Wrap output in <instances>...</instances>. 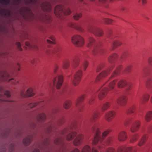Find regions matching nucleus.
<instances>
[{"label": "nucleus", "mask_w": 152, "mask_h": 152, "mask_svg": "<svg viewBox=\"0 0 152 152\" xmlns=\"http://www.w3.org/2000/svg\"><path fill=\"white\" fill-rule=\"evenodd\" d=\"M98 124L95 123L92 126V131L94 134L95 137L94 140L92 141L93 145L97 144H102L104 143L109 144L112 140V138L109 137L105 141H103L104 138L109 133V131L108 130L105 131L103 132L101 136V133L98 127Z\"/></svg>", "instance_id": "1"}, {"label": "nucleus", "mask_w": 152, "mask_h": 152, "mask_svg": "<svg viewBox=\"0 0 152 152\" xmlns=\"http://www.w3.org/2000/svg\"><path fill=\"white\" fill-rule=\"evenodd\" d=\"M87 47L92 48V54L96 55L99 53L102 54L103 53V50L101 48L99 45L96 43L93 38L90 37L88 41Z\"/></svg>", "instance_id": "2"}, {"label": "nucleus", "mask_w": 152, "mask_h": 152, "mask_svg": "<svg viewBox=\"0 0 152 152\" xmlns=\"http://www.w3.org/2000/svg\"><path fill=\"white\" fill-rule=\"evenodd\" d=\"M117 80H115L111 82H107L106 84L108 87V88H105L102 89L99 92L98 95V98L100 99H102L106 96L108 91L113 90Z\"/></svg>", "instance_id": "3"}, {"label": "nucleus", "mask_w": 152, "mask_h": 152, "mask_svg": "<svg viewBox=\"0 0 152 152\" xmlns=\"http://www.w3.org/2000/svg\"><path fill=\"white\" fill-rule=\"evenodd\" d=\"M71 13L69 9H64V7L61 5L56 6L54 9V13L57 17H61L62 15H68Z\"/></svg>", "instance_id": "4"}, {"label": "nucleus", "mask_w": 152, "mask_h": 152, "mask_svg": "<svg viewBox=\"0 0 152 152\" xmlns=\"http://www.w3.org/2000/svg\"><path fill=\"white\" fill-rule=\"evenodd\" d=\"M75 126L73 125L70 126L68 128L64 129L61 133L62 135H64L67 132H70L66 136V138L67 140H71L75 137L76 134V133L75 131V130L73 129H75Z\"/></svg>", "instance_id": "5"}, {"label": "nucleus", "mask_w": 152, "mask_h": 152, "mask_svg": "<svg viewBox=\"0 0 152 152\" xmlns=\"http://www.w3.org/2000/svg\"><path fill=\"white\" fill-rule=\"evenodd\" d=\"M72 42L77 47H81L84 43L83 38L78 35H75L72 37Z\"/></svg>", "instance_id": "6"}, {"label": "nucleus", "mask_w": 152, "mask_h": 152, "mask_svg": "<svg viewBox=\"0 0 152 152\" xmlns=\"http://www.w3.org/2000/svg\"><path fill=\"white\" fill-rule=\"evenodd\" d=\"M83 75V72L81 70H78L74 75L73 78L72 80V84L76 86L79 83Z\"/></svg>", "instance_id": "7"}, {"label": "nucleus", "mask_w": 152, "mask_h": 152, "mask_svg": "<svg viewBox=\"0 0 152 152\" xmlns=\"http://www.w3.org/2000/svg\"><path fill=\"white\" fill-rule=\"evenodd\" d=\"M88 31L98 37L102 36L103 33L100 29L93 26H89L88 28Z\"/></svg>", "instance_id": "8"}, {"label": "nucleus", "mask_w": 152, "mask_h": 152, "mask_svg": "<svg viewBox=\"0 0 152 152\" xmlns=\"http://www.w3.org/2000/svg\"><path fill=\"white\" fill-rule=\"evenodd\" d=\"M126 85V91L127 92L129 91L132 88V84L131 83H128L124 80H120L118 81L117 84V86L119 88H123Z\"/></svg>", "instance_id": "9"}, {"label": "nucleus", "mask_w": 152, "mask_h": 152, "mask_svg": "<svg viewBox=\"0 0 152 152\" xmlns=\"http://www.w3.org/2000/svg\"><path fill=\"white\" fill-rule=\"evenodd\" d=\"M113 66H111L106 70H104L99 74L97 76L96 79V82H97L102 78L107 76L109 74L110 72L113 69Z\"/></svg>", "instance_id": "10"}, {"label": "nucleus", "mask_w": 152, "mask_h": 152, "mask_svg": "<svg viewBox=\"0 0 152 152\" xmlns=\"http://www.w3.org/2000/svg\"><path fill=\"white\" fill-rule=\"evenodd\" d=\"M63 82V77L62 76H59L58 77H55L53 82L54 86L56 85V88L59 89Z\"/></svg>", "instance_id": "11"}, {"label": "nucleus", "mask_w": 152, "mask_h": 152, "mask_svg": "<svg viewBox=\"0 0 152 152\" xmlns=\"http://www.w3.org/2000/svg\"><path fill=\"white\" fill-rule=\"evenodd\" d=\"M115 112L114 111H110L106 113L104 118L107 121L110 122L115 116Z\"/></svg>", "instance_id": "12"}, {"label": "nucleus", "mask_w": 152, "mask_h": 152, "mask_svg": "<svg viewBox=\"0 0 152 152\" xmlns=\"http://www.w3.org/2000/svg\"><path fill=\"white\" fill-rule=\"evenodd\" d=\"M127 98L124 96L118 97L116 100L117 103L121 106H124L127 102Z\"/></svg>", "instance_id": "13"}, {"label": "nucleus", "mask_w": 152, "mask_h": 152, "mask_svg": "<svg viewBox=\"0 0 152 152\" xmlns=\"http://www.w3.org/2000/svg\"><path fill=\"white\" fill-rule=\"evenodd\" d=\"M136 150L134 148H127L124 146H122L119 147L117 152H135Z\"/></svg>", "instance_id": "14"}, {"label": "nucleus", "mask_w": 152, "mask_h": 152, "mask_svg": "<svg viewBox=\"0 0 152 152\" xmlns=\"http://www.w3.org/2000/svg\"><path fill=\"white\" fill-rule=\"evenodd\" d=\"M33 90L31 88H29L26 91H23L21 93V95L22 97H30L34 95Z\"/></svg>", "instance_id": "15"}, {"label": "nucleus", "mask_w": 152, "mask_h": 152, "mask_svg": "<svg viewBox=\"0 0 152 152\" xmlns=\"http://www.w3.org/2000/svg\"><path fill=\"white\" fill-rule=\"evenodd\" d=\"M140 122L137 120L134 123L130 128V130L132 132H134L139 129L140 125Z\"/></svg>", "instance_id": "16"}, {"label": "nucleus", "mask_w": 152, "mask_h": 152, "mask_svg": "<svg viewBox=\"0 0 152 152\" xmlns=\"http://www.w3.org/2000/svg\"><path fill=\"white\" fill-rule=\"evenodd\" d=\"M40 6L42 10L44 11L49 12L51 9V5L47 2H44L42 3Z\"/></svg>", "instance_id": "17"}, {"label": "nucleus", "mask_w": 152, "mask_h": 152, "mask_svg": "<svg viewBox=\"0 0 152 152\" xmlns=\"http://www.w3.org/2000/svg\"><path fill=\"white\" fill-rule=\"evenodd\" d=\"M9 78V75L7 72L4 71L0 72V81H6Z\"/></svg>", "instance_id": "18"}, {"label": "nucleus", "mask_w": 152, "mask_h": 152, "mask_svg": "<svg viewBox=\"0 0 152 152\" xmlns=\"http://www.w3.org/2000/svg\"><path fill=\"white\" fill-rule=\"evenodd\" d=\"M83 138V136L81 134H78L74 140L73 143L75 146L79 145L81 143L82 140Z\"/></svg>", "instance_id": "19"}, {"label": "nucleus", "mask_w": 152, "mask_h": 152, "mask_svg": "<svg viewBox=\"0 0 152 152\" xmlns=\"http://www.w3.org/2000/svg\"><path fill=\"white\" fill-rule=\"evenodd\" d=\"M126 133L125 131H121L118 134V139L120 141H124L126 139Z\"/></svg>", "instance_id": "20"}, {"label": "nucleus", "mask_w": 152, "mask_h": 152, "mask_svg": "<svg viewBox=\"0 0 152 152\" xmlns=\"http://www.w3.org/2000/svg\"><path fill=\"white\" fill-rule=\"evenodd\" d=\"M33 136L32 135H30L25 137L23 140V143L25 145H28L30 143L32 140Z\"/></svg>", "instance_id": "21"}, {"label": "nucleus", "mask_w": 152, "mask_h": 152, "mask_svg": "<svg viewBox=\"0 0 152 152\" xmlns=\"http://www.w3.org/2000/svg\"><path fill=\"white\" fill-rule=\"evenodd\" d=\"M80 58L77 56L74 57L72 59V65L74 68H75L78 65Z\"/></svg>", "instance_id": "22"}, {"label": "nucleus", "mask_w": 152, "mask_h": 152, "mask_svg": "<svg viewBox=\"0 0 152 152\" xmlns=\"http://www.w3.org/2000/svg\"><path fill=\"white\" fill-rule=\"evenodd\" d=\"M149 98V96L148 94H146L143 95L140 100V103L142 104H145L148 101Z\"/></svg>", "instance_id": "23"}, {"label": "nucleus", "mask_w": 152, "mask_h": 152, "mask_svg": "<svg viewBox=\"0 0 152 152\" xmlns=\"http://www.w3.org/2000/svg\"><path fill=\"white\" fill-rule=\"evenodd\" d=\"M99 115V113L98 111L94 112L91 117L90 121L91 122H94L98 117Z\"/></svg>", "instance_id": "24"}, {"label": "nucleus", "mask_w": 152, "mask_h": 152, "mask_svg": "<svg viewBox=\"0 0 152 152\" xmlns=\"http://www.w3.org/2000/svg\"><path fill=\"white\" fill-rule=\"evenodd\" d=\"M118 55L116 53L111 55L108 58L109 62L110 63L114 62L117 58Z\"/></svg>", "instance_id": "25"}, {"label": "nucleus", "mask_w": 152, "mask_h": 152, "mask_svg": "<svg viewBox=\"0 0 152 152\" xmlns=\"http://www.w3.org/2000/svg\"><path fill=\"white\" fill-rule=\"evenodd\" d=\"M136 107L134 105H132L130 106L128 108L126 113L128 115L134 113L136 110Z\"/></svg>", "instance_id": "26"}, {"label": "nucleus", "mask_w": 152, "mask_h": 152, "mask_svg": "<svg viewBox=\"0 0 152 152\" xmlns=\"http://www.w3.org/2000/svg\"><path fill=\"white\" fill-rule=\"evenodd\" d=\"M145 118L146 122H149L152 119V111H149L147 112L145 117Z\"/></svg>", "instance_id": "27"}, {"label": "nucleus", "mask_w": 152, "mask_h": 152, "mask_svg": "<svg viewBox=\"0 0 152 152\" xmlns=\"http://www.w3.org/2000/svg\"><path fill=\"white\" fill-rule=\"evenodd\" d=\"M111 106V103L109 102H106L104 103L101 107L102 111H105L110 108Z\"/></svg>", "instance_id": "28"}, {"label": "nucleus", "mask_w": 152, "mask_h": 152, "mask_svg": "<svg viewBox=\"0 0 152 152\" xmlns=\"http://www.w3.org/2000/svg\"><path fill=\"white\" fill-rule=\"evenodd\" d=\"M85 95H83L81 96L80 97H79L76 102V106L77 107H81L82 106H80V104L83 101L84 98H85Z\"/></svg>", "instance_id": "29"}, {"label": "nucleus", "mask_w": 152, "mask_h": 152, "mask_svg": "<svg viewBox=\"0 0 152 152\" xmlns=\"http://www.w3.org/2000/svg\"><path fill=\"white\" fill-rule=\"evenodd\" d=\"M70 65L69 61L68 59L64 60L62 62V67L64 69H67Z\"/></svg>", "instance_id": "30"}, {"label": "nucleus", "mask_w": 152, "mask_h": 152, "mask_svg": "<svg viewBox=\"0 0 152 152\" xmlns=\"http://www.w3.org/2000/svg\"><path fill=\"white\" fill-rule=\"evenodd\" d=\"M147 138V136L146 135H144L142 137L138 143V145L141 146L143 145L146 141Z\"/></svg>", "instance_id": "31"}, {"label": "nucleus", "mask_w": 152, "mask_h": 152, "mask_svg": "<svg viewBox=\"0 0 152 152\" xmlns=\"http://www.w3.org/2000/svg\"><path fill=\"white\" fill-rule=\"evenodd\" d=\"M46 118V115L44 113L39 114L37 117V119L39 121H44Z\"/></svg>", "instance_id": "32"}, {"label": "nucleus", "mask_w": 152, "mask_h": 152, "mask_svg": "<svg viewBox=\"0 0 152 152\" xmlns=\"http://www.w3.org/2000/svg\"><path fill=\"white\" fill-rule=\"evenodd\" d=\"M122 44V43L121 41L118 40H115L113 42L112 45V49H114L120 45Z\"/></svg>", "instance_id": "33"}, {"label": "nucleus", "mask_w": 152, "mask_h": 152, "mask_svg": "<svg viewBox=\"0 0 152 152\" xmlns=\"http://www.w3.org/2000/svg\"><path fill=\"white\" fill-rule=\"evenodd\" d=\"M54 143L56 145H64L63 140L60 138H58L55 139L54 141Z\"/></svg>", "instance_id": "34"}, {"label": "nucleus", "mask_w": 152, "mask_h": 152, "mask_svg": "<svg viewBox=\"0 0 152 152\" xmlns=\"http://www.w3.org/2000/svg\"><path fill=\"white\" fill-rule=\"evenodd\" d=\"M46 128V131L48 132L53 131L55 129L54 125L53 124H49L48 126H47Z\"/></svg>", "instance_id": "35"}, {"label": "nucleus", "mask_w": 152, "mask_h": 152, "mask_svg": "<svg viewBox=\"0 0 152 152\" xmlns=\"http://www.w3.org/2000/svg\"><path fill=\"white\" fill-rule=\"evenodd\" d=\"M138 138V134H135L132 136L130 138V142L131 143H133L137 140Z\"/></svg>", "instance_id": "36"}, {"label": "nucleus", "mask_w": 152, "mask_h": 152, "mask_svg": "<svg viewBox=\"0 0 152 152\" xmlns=\"http://www.w3.org/2000/svg\"><path fill=\"white\" fill-rule=\"evenodd\" d=\"M146 86L148 88L152 87V79L151 78H148L146 81Z\"/></svg>", "instance_id": "37"}, {"label": "nucleus", "mask_w": 152, "mask_h": 152, "mask_svg": "<svg viewBox=\"0 0 152 152\" xmlns=\"http://www.w3.org/2000/svg\"><path fill=\"white\" fill-rule=\"evenodd\" d=\"M122 66L121 65H120L118 66L116 69L114 71L113 73L112 74V77H114L115 75H118L120 70L121 69Z\"/></svg>", "instance_id": "38"}, {"label": "nucleus", "mask_w": 152, "mask_h": 152, "mask_svg": "<svg viewBox=\"0 0 152 152\" xmlns=\"http://www.w3.org/2000/svg\"><path fill=\"white\" fill-rule=\"evenodd\" d=\"M71 104V102L70 101H67L65 102L64 107L66 109H68L69 108Z\"/></svg>", "instance_id": "39"}, {"label": "nucleus", "mask_w": 152, "mask_h": 152, "mask_svg": "<svg viewBox=\"0 0 152 152\" xmlns=\"http://www.w3.org/2000/svg\"><path fill=\"white\" fill-rule=\"evenodd\" d=\"M81 152H91V149L88 145H86L83 147Z\"/></svg>", "instance_id": "40"}, {"label": "nucleus", "mask_w": 152, "mask_h": 152, "mask_svg": "<svg viewBox=\"0 0 152 152\" xmlns=\"http://www.w3.org/2000/svg\"><path fill=\"white\" fill-rule=\"evenodd\" d=\"M132 118H130L126 120L124 123L125 126H128L132 121Z\"/></svg>", "instance_id": "41"}, {"label": "nucleus", "mask_w": 152, "mask_h": 152, "mask_svg": "<svg viewBox=\"0 0 152 152\" xmlns=\"http://www.w3.org/2000/svg\"><path fill=\"white\" fill-rule=\"evenodd\" d=\"M50 39L52 40H50L49 39H47V42L48 43L51 44H54L55 43V38L54 37L51 36L50 37Z\"/></svg>", "instance_id": "42"}, {"label": "nucleus", "mask_w": 152, "mask_h": 152, "mask_svg": "<svg viewBox=\"0 0 152 152\" xmlns=\"http://www.w3.org/2000/svg\"><path fill=\"white\" fill-rule=\"evenodd\" d=\"M95 93H93L91 96V98L88 101V103L89 104L91 105L93 103V101H94V98L95 97V95H94Z\"/></svg>", "instance_id": "43"}, {"label": "nucleus", "mask_w": 152, "mask_h": 152, "mask_svg": "<svg viewBox=\"0 0 152 152\" xmlns=\"http://www.w3.org/2000/svg\"><path fill=\"white\" fill-rule=\"evenodd\" d=\"M15 148V145L14 144H11L8 147V150L10 152H12L14 151Z\"/></svg>", "instance_id": "44"}, {"label": "nucleus", "mask_w": 152, "mask_h": 152, "mask_svg": "<svg viewBox=\"0 0 152 152\" xmlns=\"http://www.w3.org/2000/svg\"><path fill=\"white\" fill-rule=\"evenodd\" d=\"M81 16L82 14H81L76 13L73 16V17L75 20H78L81 17Z\"/></svg>", "instance_id": "45"}, {"label": "nucleus", "mask_w": 152, "mask_h": 152, "mask_svg": "<svg viewBox=\"0 0 152 152\" xmlns=\"http://www.w3.org/2000/svg\"><path fill=\"white\" fill-rule=\"evenodd\" d=\"M104 67L103 64H102L99 65L97 67L96 71V72H99Z\"/></svg>", "instance_id": "46"}, {"label": "nucleus", "mask_w": 152, "mask_h": 152, "mask_svg": "<svg viewBox=\"0 0 152 152\" xmlns=\"http://www.w3.org/2000/svg\"><path fill=\"white\" fill-rule=\"evenodd\" d=\"M40 103V102L38 103H31L28 104V107H30L31 108H32L35 106L39 104Z\"/></svg>", "instance_id": "47"}, {"label": "nucleus", "mask_w": 152, "mask_h": 152, "mask_svg": "<svg viewBox=\"0 0 152 152\" xmlns=\"http://www.w3.org/2000/svg\"><path fill=\"white\" fill-rule=\"evenodd\" d=\"M20 11L23 12H30V10L28 8L26 7H23L20 10Z\"/></svg>", "instance_id": "48"}, {"label": "nucleus", "mask_w": 152, "mask_h": 152, "mask_svg": "<svg viewBox=\"0 0 152 152\" xmlns=\"http://www.w3.org/2000/svg\"><path fill=\"white\" fill-rule=\"evenodd\" d=\"M88 66V63L87 61H86L83 64V69L84 71L86 70Z\"/></svg>", "instance_id": "49"}, {"label": "nucleus", "mask_w": 152, "mask_h": 152, "mask_svg": "<svg viewBox=\"0 0 152 152\" xmlns=\"http://www.w3.org/2000/svg\"><path fill=\"white\" fill-rule=\"evenodd\" d=\"M104 21L107 23L110 24L113 22V20L108 18H104Z\"/></svg>", "instance_id": "50"}, {"label": "nucleus", "mask_w": 152, "mask_h": 152, "mask_svg": "<svg viewBox=\"0 0 152 152\" xmlns=\"http://www.w3.org/2000/svg\"><path fill=\"white\" fill-rule=\"evenodd\" d=\"M45 20L46 23H49L50 21V17L49 16H46L45 19Z\"/></svg>", "instance_id": "51"}, {"label": "nucleus", "mask_w": 152, "mask_h": 152, "mask_svg": "<svg viewBox=\"0 0 152 152\" xmlns=\"http://www.w3.org/2000/svg\"><path fill=\"white\" fill-rule=\"evenodd\" d=\"M0 2L4 4H7L9 3V1L5 0H0Z\"/></svg>", "instance_id": "52"}, {"label": "nucleus", "mask_w": 152, "mask_h": 152, "mask_svg": "<svg viewBox=\"0 0 152 152\" xmlns=\"http://www.w3.org/2000/svg\"><path fill=\"white\" fill-rule=\"evenodd\" d=\"M4 95L7 97H9L10 96V93L9 91H6L4 92Z\"/></svg>", "instance_id": "53"}, {"label": "nucleus", "mask_w": 152, "mask_h": 152, "mask_svg": "<svg viewBox=\"0 0 152 152\" xmlns=\"http://www.w3.org/2000/svg\"><path fill=\"white\" fill-rule=\"evenodd\" d=\"M16 45L17 46V47L18 49L20 50H22V49L20 47L21 44L20 42H17L16 43Z\"/></svg>", "instance_id": "54"}, {"label": "nucleus", "mask_w": 152, "mask_h": 152, "mask_svg": "<svg viewBox=\"0 0 152 152\" xmlns=\"http://www.w3.org/2000/svg\"><path fill=\"white\" fill-rule=\"evenodd\" d=\"M105 152H115V151L113 148H110L107 149Z\"/></svg>", "instance_id": "55"}, {"label": "nucleus", "mask_w": 152, "mask_h": 152, "mask_svg": "<svg viewBox=\"0 0 152 152\" xmlns=\"http://www.w3.org/2000/svg\"><path fill=\"white\" fill-rule=\"evenodd\" d=\"M64 122V118H61L60 119L59 121L58 122V124L59 125H60L62 123H63Z\"/></svg>", "instance_id": "56"}, {"label": "nucleus", "mask_w": 152, "mask_h": 152, "mask_svg": "<svg viewBox=\"0 0 152 152\" xmlns=\"http://www.w3.org/2000/svg\"><path fill=\"white\" fill-rule=\"evenodd\" d=\"M148 61L149 64L150 65H152V56L149 57L148 58Z\"/></svg>", "instance_id": "57"}, {"label": "nucleus", "mask_w": 152, "mask_h": 152, "mask_svg": "<svg viewBox=\"0 0 152 152\" xmlns=\"http://www.w3.org/2000/svg\"><path fill=\"white\" fill-rule=\"evenodd\" d=\"M11 81V83H12L13 84H17V83L18 82V81H15V80L13 79H10L9 80V81Z\"/></svg>", "instance_id": "58"}, {"label": "nucleus", "mask_w": 152, "mask_h": 152, "mask_svg": "<svg viewBox=\"0 0 152 152\" xmlns=\"http://www.w3.org/2000/svg\"><path fill=\"white\" fill-rule=\"evenodd\" d=\"M76 28L78 30H79L81 31H83V29L80 26L78 25H77L76 26Z\"/></svg>", "instance_id": "59"}, {"label": "nucleus", "mask_w": 152, "mask_h": 152, "mask_svg": "<svg viewBox=\"0 0 152 152\" xmlns=\"http://www.w3.org/2000/svg\"><path fill=\"white\" fill-rule=\"evenodd\" d=\"M148 71V69L146 67H145L143 69L142 71V73H143L146 74L147 73Z\"/></svg>", "instance_id": "60"}, {"label": "nucleus", "mask_w": 152, "mask_h": 152, "mask_svg": "<svg viewBox=\"0 0 152 152\" xmlns=\"http://www.w3.org/2000/svg\"><path fill=\"white\" fill-rule=\"evenodd\" d=\"M7 150L6 148L5 147H3L0 150V152H5Z\"/></svg>", "instance_id": "61"}, {"label": "nucleus", "mask_w": 152, "mask_h": 152, "mask_svg": "<svg viewBox=\"0 0 152 152\" xmlns=\"http://www.w3.org/2000/svg\"><path fill=\"white\" fill-rule=\"evenodd\" d=\"M142 4L143 5H145L146 4L147 1L146 0H141Z\"/></svg>", "instance_id": "62"}, {"label": "nucleus", "mask_w": 152, "mask_h": 152, "mask_svg": "<svg viewBox=\"0 0 152 152\" xmlns=\"http://www.w3.org/2000/svg\"><path fill=\"white\" fill-rule=\"evenodd\" d=\"M25 44L27 46H28L29 47H31V45L28 42H26Z\"/></svg>", "instance_id": "63"}, {"label": "nucleus", "mask_w": 152, "mask_h": 152, "mask_svg": "<svg viewBox=\"0 0 152 152\" xmlns=\"http://www.w3.org/2000/svg\"><path fill=\"white\" fill-rule=\"evenodd\" d=\"M91 152H98L94 148H93L92 149Z\"/></svg>", "instance_id": "64"}]
</instances>
